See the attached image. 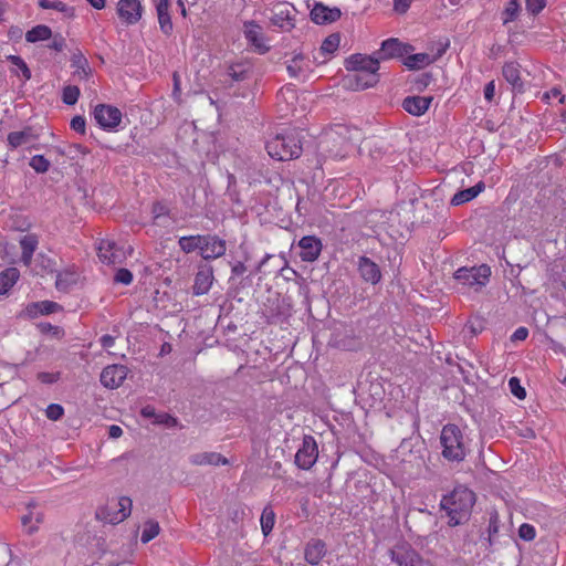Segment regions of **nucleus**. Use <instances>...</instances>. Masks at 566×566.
Wrapping results in <instances>:
<instances>
[{
	"label": "nucleus",
	"instance_id": "33",
	"mask_svg": "<svg viewBox=\"0 0 566 566\" xmlns=\"http://www.w3.org/2000/svg\"><path fill=\"white\" fill-rule=\"evenodd\" d=\"M286 70L290 76L300 77L310 71V63L303 54H296L289 62Z\"/></svg>",
	"mask_w": 566,
	"mask_h": 566
},
{
	"label": "nucleus",
	"instance_id": "37",
	"mask_svg": "<svg viewBox=\"0 0 566 566\" xmlns=\"http://www.w3.org/2000/svg\"><path fill=\"white\" fill-rule=\"evenodd\" d=\"M202 240H205L202 234L185 235L179 238L178 245L184 253L188 254L195 252L196 250L199 251V248H201L200 242Z\"/></svg>",
	"mask_w": 566,
	"mask_h": 566
},
{
	"label": "nucleus",
	"instance_id": "55",
	"mask_svg": "<svg viewBox=\"0 0 566 566\" xmlns=\"http://www.w3.org/2000/svg\"><path fill=\"white\" fill-rule=\"evenodd\" d=\"M432 81L430 73H422L415 80V85L418 91H423Z\"/></svg>",
	"mask_w": 566,
	"mask_h": 566
},
{
	"label": "nucleus",
	"instance_id": "62",
	"mask_svg": "<svg viewBox=\"0 0 566 566\" xmlns=\"http://www.w3.org/2000/svg\"><path fill=\"white\" fill-rule=\"evenodd\" d=\"M101 342V345L104 347V348H111L114 346L115 344V338L108 334L106 335H103L99 339Z\"/></svg>",
	"mask_w": 566,
	"mask_h": 566
},
{
	"label": "nucleus",
	"instance_id": "30",
	"mask_svg": "<svg viewBox=\"0 0 566 566\" xmlns=\"http://www.w3.org/2000/svg\"><path fill=\"white\" fill-rule=\"evenodd\" d=\"M71 67L74 69V75L78 76L80 80H86L92 70L90 67L87 59L81 51H77L71 56Z\"/></svg>",
	"mask_w": 566,
	"mask_h": 566
},
{
	"label": "nucleus",
	"instance_id": "54",
	"mask_svg": "<svg viewBox=\"0 0 566 566\" xmlns=\"http://www.w3.org/2000/svg\"><path fill=\"white\" fill-rule=\"evenodd\" d=\"M71 128L80 134H85L86 122L81 115L74 116L71 120Z\"/></svg>",
	"mask_w": 566,
	"mask_h": 566
},
{
	"label": "nucleus",
	"instance_id": "17",
	"mask_svg": "<svg viewBox=\"0 0 566 566\" xmlns=\"http://www.w3.org/2000/svg\"><path fill=\"white\" fill-rule=\"evenodd\" d=\"M310 15L314 23L323 25L337 21L342 15V11L337 7L331 8L322 2H315Z\"/></svg>",
	"mask_w": 566,
	"mask_h": 566
},
{
	"label": "nucleus",
	"instance_id": "15",
	"mask_svg": "<svg viewBox=\"0 0 566 566\" xmlns=\"http://www.w3.org/2000/svg\"><path fill=\"white\" fill-rule=\"evenodd\" d=\"M143 13V7L139 0H119L117 3V14L127 25L136 24Z\"/></svg>",
	"mask_w": 566,
	"mask_h": 566
},
{
	"label": "nucleus",
	"instance_id": "10",
	"mask_svg": "<svg viewBox=\"0 0 566 566\" xmlns=\"http://www.w3.org/2000/svg\"><path fill=\"white\" fill-rule=\"evenodd\" d=\"M317 457L318 449L314 437L304 436L302 447L295 454V464L302 470H310L315 464Z\"/></svg>",
	"mask_w": 566,
	"mask_h": 566
},
{
	"label": "nucleus",
	"instance_id": "53",
	"mask_svg": "<svg viewBox=\"0 0 566 566\" xmlns=\"http://www.w3.org/2000/svg\"><path fill=\"white\" fill-rule=\"evenodd\" d=\"M546 6V0H526V9L532 14L539 13Z\"/></svg>",
	"mask_w": 566,
	"mask_h": 566
},
{
	"label": "nucleus",
	"instance_id": "32",
	"mask_svg": "<svg viewBox=\"0 0 566 566\" xmlns=\"http://www.w3.org/2000/svg\"><path fill=\"white\" fill-rule=\"evenodd\" d=\"M39 244L38 237L35 234H27L20 240V247L22 250L21 261L29 265L32 261V256L34 251L36 250Z\"/></svg>",
	"mask_w": 566,
	"mask_h": 566
},
{
	"label": "nucleus",
	"instance_id": "42",
	"mask_svg": "<svg viewBox=\"0 0 566 566\" xmlns=\"http://www.w3.org/2000/svg\"><path fill=\"white\" fill-rule=\"evenodd\" d=\"M520 8L521 6L517 0H510L503 11V23L506 24L514 21L517 18Z\"/></svg>",
	"mask_w": 566,
	"mask_h": 566
},
{
	"label": "nucleus",
	"instance_id": "41",
	"mask_svg": "<svg viewBox=\"0 0 566 566\" xmlns=\"http://www.w3.org/2000/svg\"><path fill=\"white\" fill-rule=\"evenodd\" d=\"M159 532H160L159 523L154 520H147L144 523V528H143L140 541L146 544V543L150 542L151 539H154L159 534Z\"/></svg>",
	"mask_w": 566,
	"mask_h": 566
},
{
	"label": "nucleus",
	"instance_id": "50",
	"mask_svg": "<svg viewBox=\"0 0 566 566\" xmlns=\"http://www.w3.org/2000/svg\"><path fill=\"white\" fill-rule=\"evenodd\" d=\"M36 378L42 384L51 385V384L56 382L61 378V373L60 371H56V373L41 371L38 374Z\"/></svg>",
	"mask_w": 566,
	"mask_h": 566
},
{
	"label": "nucleus",
	"instance_id": "36",
	"mask_svg": "<svg viewBox=\"0 0 566 566\" xmlns=\"http://www.w3.org/2000/svg\"><path fill=\"white\" fill-rule=\"evenodd\" d=\"M432 59L429 54L427 53H417V54H411V55H408L405 60H403V64L409 69V70H420L429 64L432 63Z\"/></svg>",
	"mask_w": 566,
	"mask_h": 566
},
{
	"label": "nucleus",
	"instance_id": "29",
	"mask_svg": "<svg viewBox=\"0 0 566 566\" xmlns=\"http://www.w3.org/2000/svg\"><path fill=\"white\" fill-rule=\"evenodd\" d=\"M193 465H227L228 459L218 452L195 453L189 459Z\"/></svg>",
	"mask_w": 566,
	"mask_h": 566
},
{
	"label": "nucleus",
	"instance_id": "22",
	"mask_svg": "<svg viewBox=\"0 0 566 566\" xmlns=\"http://www.w3.org/2000/svg\"><path fill=\"white\" fill-rule=\"evenodd\" d=\"M432 101V96H407L401 106L410 115L421 116L429 109Z\"/></svg>",
	"mask_w": 566,
	"mask_h": 566
},
{
	"label": "nucleus",
	"instance_id": "64",
	"mask_svg": "<svg viewBox=\"0 0 566 566\" xmlns=\"http://www.w3.org/2000/svg\"><path fill=\"white\" fill-rule=\"evenodd\" d=\"M245 271L247 266L243 262H237L231 269L233 275H242Z\"/></svg>",
	"mask_w": 566,
	"mask_h": 566
},
{
	"label": "nucleus",
	"instance_id": "56",
	"mask_svg": "<svg viewBox=\"0 0 566 566\" xmlns=\"http://www.w3.org/2000/svg\"><path fill=\"white\" fill-rule=\"evenodd\" d=\"M156 423H161V424H166L168 427H175L178 422L177 418L170 416L169 413H159L157 417H156V420H155Z\"/></svg>",
	"mask_w": 566,
	"mask_h": 566
},
{
	"label": "nucleus",
	"instance_id": "6",
	"mask_svg": "<svg viewBox=\"0 0 566 566\" xmlns=\"http://www.w3.org/2000/svg\"><path fill=\"white\" fill-rule=\"evenodd\" d=\"M132 505L133 502L128 496L108 500L104 506L96 510V518L109 524H118L130 515Z\"/></svg>",
	"mask_w": 566,
	"mask_h": 566
},
{
	"label": "nucleus",
	"instance_id": "28",
	"mask_svg": "<svg viewBox=\"0 0 566 566\" xmlns=\"http://www.w3.org/2000/svg\"><path fill=\"white\" fill-rule=\"evenodd\" d=\"M35 139H38V135L34 134L33 128L30 126L20 132H11L7 137L8 146L11 149L28 145Z\"/></svg>",
	"mask_w": 566,
	"mask_h": 566
},
{
	"label": "nucleus",
	"instance_id": "24",
	"mask_svg": "<svg viewBox=\"0 0 566 566\" xmlns=\"http://www.w3.org/2000/svg\"><path fill=\"white\" fill-rule=\"evenodd\" d=\"M154 2L157 11L160 31L165 35H170L174 30V25L169 14L170 0H154Z\"/></svg>",
	"mask_w": 566,
	"mask_h": 566
},
{
	"label": "nucleus",
	"instance_id": "13",
	"mask_svg": "<svg viewBox=\"0 0 566 566\" xmlns=\"http://www.w3.org/2000/svg\"><path fill=\"white\" fill-rule=\"evenodd\" d=\"M412 50L409 44H403L396 38H390L381 43L380 50L374 53V55L380 60H389L394 57H402Z\"/></svg>",
	"mask_w": 566,
	"mask_h": 566
},
{
	"label": "nucleus",
	"instance_id": "16",
	"mask_svg": "<svg viewBox=\"0 0 566 566\" xmlns=\"http://www.w3.org/2000/svg\"><path fill=\"white\" fill-rule=\"evenodd\" d=\"M300 258L304 262H314L321 255L323 244L315 235H305L298 241Z\"/></svg>",
	"mask_w": 566,
	"mask_h": 566
},
{
	"label": "nucleus",
	"instance_id": "34",
	"mask_svg": "<svg viewBox=\"0 0 566 566\" xmlns=\"http://www.w3.org/2000/svg\"><path fill=\"white\" fill-rule=\"evenodd\" d=\"M78 275L75 271L66 269L60 271L56 274L55 287L59 291L67 292L70 289L77 283Z\"/></svg>",
	"mask_w": 566,
	"mask_h": 566
},
{
	"label": "nucleus",
	"instance_id": "39",
	"mask_svg": "<svg viewBox=\"0 0 566 566\" xmlns=\"http://www.w3.org/2000/svg\"><path fill=\"white\" fill-rule=\"evenodd\" d=\"M38 4L42 9L56 10V11L63 13V15L65 18L74 17V8L67 6L66 3L62 2V1L39 0Z\"/></svg>",
	"mask_w": 566,
	"mask_h": 566
},
{
	"label": "nucleus",
	"instance_id": "48",
	"mask_svg": "<svg viewBox=\"0 0 566 566\" xmlns=\"http://www.w3.org/2000/svg\"><path fill=\"white\" fill-rule=\"evenodd\" d=\"M509 387L511 392L518 399H524L526 397L525 389L521 386L520 380L516 377H512L509 380Z\"/></svg>",
	"mask_w": 566,
	"mask_h": 566
},
{
	"label": "nucleus",
	"instance_id": "19",
	"mask_svg": "<svg viewBox=\"0 0 566 566\" xmlns=\"http://www.w3.org/2000/svg\"><path fill=\"white\" fill-rule=\"evenodd\" d=\"M62 310V306L53 301H39L29 303L23 310V315L28 318H36L40 315H49Z\"/></svg>",
	"mask_w": 566,
	"mask_h": 566
},
{
	"label": "nucleus",
	"instance_id": "31",
	"mask_svg": "<svg viewBox=\"0 0 566 566\" xmlns=\"http://www.w3.org/2000/svg\"><path fill=\"white\" fill-rule=\"evenodd\" d=\"M485 188L483 181H479L473 187L458 191L451 199L452 206H460L474 199Z\"/></svg>",
	"mask_w": 566,
	"mask_h": 566
},
{
	"label": "nucleus",
	"instance_id": "23",
	"mask_svg": "<svg viewBox=\"0 0 566 566\" xmlns=\"http://www.w3.org/2000/svg\"><path fill=\"white\" fill-rule=\"evenodd\" d=\"M358 272L365 282L377 284L381 279V272L377 263L367 256H359Z\"/></svg>",
	"mask_w": 566,
	"mask_h": 566
},
{
	"label": "nucleus",
	"instance_id": "43",
	"mask_svg": "<svg viewBox=\"0 0 566 566\" xmlns=\"http://www.w3.org/2000/svg\"><path fill=\"white\" fill-rule=\"evenodd\" d=\"M339 43H340L339 33H332L327 38H325V40L322 43L321 50L324 53L332 54L338 49Z\"/></svg>",
	"mask_w": 566,
	"mask_h": 566
},
{
	"label": "nucleus",
	"instance_id": "38",
	"mask_svg": "<svg viewBox=\"0 0 566 566\" xmlns=\"http://www.w3.org/2000/svg\"><path fill=\"white\" fill-rule=\"evenodd\" d=\"M52 36V31L48 25L39 24L33 27L25 33V40L30 43H35L38 41L48 40Z\"/></svg>",
	"mask_w": 566,
	"mask_h": 566
},
{
	"label": "nucleus",
	"instance_id": "20",
	"mask_svg": "<svg viewBox=\"0 0 566 566\" xmlns=\"http://www.w3.org/2000/svg\"><path fill=\"white\" fill-rule=\"evenodd\" d=\"M35 509L36 505L34 503H29L27 505L28 513L21 516V524L25 528V533L28 535L36 533L40 525L44 522V513L42 511H36Z\"/></svg>",
	"mask_w": 566,
	"mask_h": 566
},
{
	"label": "nucleus",
	"instance_id": "51",
	"mask_svg": "<svg viewBox=\"0 0 566 566\" xmlns=\"http://www.w3.org/2000/svg\"><path fill=\"white\" fill-rule=\"evenodd\" d=\"M518 535L524 541H532L534 539L536 532L534 526L531 524L524 523L518 528Z\"/></svg>",
	"mask_w": 566,
	"mask_h": 566
},
{
	"label": "nucleus",
	"instance_id": "18",
	"mask_svg": "<svg viewBox=\"0 0 566 566\" xmlns=\"http://www.w3.org/2000/svg\"><path fill=\"white\" fill-rule=\"evenodd\" d=\"M392 562L399 566H420L422 558L420 555L409 545H398L390 549Z\"/></svg>",
	"mask_w": 566,
	"mask_h": 566
},
{
	"label": "nucleus",
	"instance_id": "58",
	"mask_svg": "<svg viewBox=\"0 0 566 566\" xmlns=\"http://www.w3.org/2000/svg\"><path fill=\"white\" fill-rule=\"evenodd\" d=\"M528 336V329L526 327H518L511 336L512 342L524 340Z\"/></svg>",
	"mask_w": 566,
	"mask_h": 566
},
{
	"label": "nucleus",
	"instance_id": "63",
	"mask_svg": "<svg viewBox=\"0 0 566 566\" xmlns=\"http://www.w3.org/2000/svg\"><path fill=\"white\" fill-rule=\"evenodd\" d=\"M123 429L117 424H112L108 429V436L109 438L117 439L122 437Z\"/></svg>",
	"mask_w": 566,
	"mask_h": 566
},
{
	"label": "nucleus",
	"instance_id": "5",
	"mask_svg": "<svg viewBox=\"0 0 566 566\" xmlns=\"http://www.w3.org/2000/svg\"><path fill=\"white\" fill-rule=\"evenodd\" d=\"M442 457L448 461L460 462L467 455V444L462 430L454 423L443 426L440 433Z\"/></svg>",
	"mask_w": 566,
	"mask_h": 566
},
{
	"label": "nucleus",
	"instance_id": "40",
	"mask_svg": "<svg viewBox=\"0 0 566 566\" xmlns=\"http://www.w3.org/2000/svg\"><path fill=\"white\" fill-rule=\"evenodd\" d=\"M260 522L262 533L268 536L272 532L275 524V513L271 506L268 505L263 509Z\"/></svg>",
	"mask_w": 566,
	"mask_h": 566
},
{
	"label": "nucleus",
	"instance_id": "9",
	"mask_svg": "<svg viewBox=\"0 0 566 566\" xmlns=\"http://www.w3.org/2000/svg\"><path fill=\"white\" fill-rule=\"evenodd\" d=\"M94 119L96 123L105 130H116L122 122V112L119 108L108 105V104H98L95 106Z\"/></svg>",
	"mask_w": 566,
	"mask_h": 566
},
{
	"label": "nucleus",
	"instance_id": "60",
	"mask_svg": "<svg viewBox=\"0 0 566 566\" xmlns=\"http://www.w3.org/2000/svg\"><path fill=\"white\" fill-rule=\"evenodd\" d=\"M495 94V84L494 81L489 82L484 87V97L486 101L491 102Z\"/></svg>",
	"mask_w": 566,
	"mask_h": 566
},
{
	"label": "nucleus",
	"instance_id": "12",
	"mask_svg": "<svg viewBox=\"0 0 566 566\" xmlns=\"http://www.w3.org/2000/svg\"><path fill=\"white\" fill-rule=\"evenodd\" d=\"M202 238H205V240L200 242L201 248H199V253L203 260L211 261L219 259L226 254V240L219 238L216 234H202Z\"/></svg>",
	"mask_w": 566,
	"mask_h": 566
},
{
	"label": "nucleus",
	"instance_id": "61",
	"mask_svg": "<svg viewBox=\"0 0 566 566\" xmlns=\"http://www.w3.org/2000/svg\"><path fill=\"white\" fill-rule=\"evenodd\" d=\"M39 327H40L41 332H43V333L52 332L54 335H57L61 332L59 326H54L50 323H41L39 325Z\"/></svg>",
	"mask_w": 566,
	"mask_h": 566
},
{
	"label": "nucleus",
	"instance_id": "46",
	"mask_svg": "<svg viewBox=\"0 0 566 566\" xmlns=\"http://www.w3.org/2000/svg\"><path fill=\"white\" fill-rule=\"evenodd\" d=\"M64 415V408L59 403H51L45 410V416L52 421L60 420Z\"/></svg>",
	"mask_w": 566,
	"mask_h": 566
},
{
	"label": "nucleus",
	"instance_id": "47",
	"mask_svg": "<svg viewBox=\"0 0 566 566\" xmlns=\"http://www.w3.org/2000/svg\"><path fill=\"white\" fill-rule=\"evenodd\" d=\"M151 212L154 214V219L157 220L160 217H167L170 214V209L164 201H156L153 203Z\"/></svg>",
	"mask_w": 566,
	"mask_h": 566
},
{
	"label": "nucleus",
	"instance_id": "44",
	"mask_svg": "<svg viewBox=\"0 0 566 566\" xmlns=\"http://www.w3.org/2000/svg\"><path fill=\"white\" fill-rule=\"evenodd\" d=\"M80 88L75 85H69L63 88L62 101L66 105H74L80 97Z\"/></svg>",
	"mask_w": 566,
	"mask_h": 566
},
{
	"label": "nucleus",
	"instance_id": "4",
	"mask_svg": "<svg viewBox=\"0 0 566 566\" xmlns=\"http://www.w3.org/2000/svg\"><path fill=\"white\" fill-rule=\"evenodd\" d=\"M265 148L268 154L277 160H291L302 154V143L294 129H287L270 138Z\"/></svg>",
	"mask_w": 566,
	"mask_h": 566
},
{
	"label": "nucleus",
	"instance_id": "8",
	"mask_svg": "<svg viewBox=\"0 0 566 566\" xmlns=\"http://www.w3.org/2000/svg\"><path fill=\"white\" fill-rule=\"evenodd\" d=\"M297 10L290 2H279L272 9L271 23L283 32H290L295 27Z\"/></svg>",
	"mask_w": 566,
	"mask_h": 566
},
{
	"label": "nucleus",
	"instance_id": "21",
	"mask_svg": "<svg viewBox=\"0 0 566 566\" xmlns=\"http://www.w3.org/2000/svg\"><path fill=\"white\" fill-rule=\"evenodd\" d=\"M327 553L326 544L323 539L311 538L304 547V559L315 566L321 563Z\"/></svg>",
	"mask_w": 566,
	"mask_h": 566
},
{
	"label": "nucleus",
	"instance_id": "35",
	"mask_svg": "<svg viewBox=\"0 0 566 566\" xmlns=\"http://www.w3.org/2000/svg\"><path fill=\"white\" fill-rule=\"evenodd\" d=\"M19 276L17 268H7L0 272V294H6L17 283Z\"/></svg>",
	"mask_w": 566,
	"mask_h": 566
},
{
	"label": "nucleus",
	"instance_id": "27",
	"mask_svg": "<svg viewBox=\"0 0 566 566\" xmlns=\"http://www.w3.org/2000/svg\"><path fill=\"white\" fill-rule=\"evenodd\" d=\"M253 69L252 64L248 61H241L232 63L228 66L226 75L231 78L232 82H243L252 76Z\"/></svg>",
	"mask_w": 566,
	"mask_h": 566
},
{
	"label": "nucleus",
	"instance_id": "59",
	"mask_svg": "<svg viewBox=\"0 0 566 566\" xmlns=\"http://www.w3.org/2000/svg\"><path fill=\"white\" fill-rule=\"evenodd\" d=\"M411 4V0H394V9L397 12H406Z\"/></svg>",
	"mask_w": 566,
	"mask_h": 566
},
{
	"label": "nucleus",
	"instance_id": "49",
	"mask_svg": "<svg viewBox=\"0 0 566 566\" xmlns=\"http://www.w3.org/2000/svg\"><path fill=\"white\" fill-rule=\"evenodd\" d=\"M10 61L12 62L13 65L18 67V70L21 72L22 76L25 80L31 78V71L28 67L27 63L20 56L12 55L10 56Z\"/></svg>",
	"mask_w": 566,
	"mask_h": 566
},
{
	"label": "nucleus",
	"instance_id": "1",
	"mask_svg": "<svg viewBox=\"0 0 566 566\" xmlns=\"http://www.w3.org/2000/svg\"><path fill=\"white\" fill-rule=\"evenodd\" d=\"M345 69L353 72L344 78L345 85L352 90H366L379 82V60L375 55L352 54L345 61Z\"/></svg>",
	"mask_w": 566,
	"mask_h": 566
},
{
	"label": "nucleus",
	"instance_id": "26",
	"mask_svg": "<svg viewBox=\"0 0 566 566\" xmlns=\"http://www.w3.org/2000/svg\"><path fill=\"white\" fill-rule=\"evenodd\" d=\"M212 281H213V271H212L211 266H209L207 269L199 270L195 276L192 293L195 295L207 294L212 285Z\"/></svg>",
	"mask_w": 566,
	"mask_h": 566
},
{
	"label": "nucleus",
	"instance_id": "11",
	"mask_svg": "<svg viewBox=\"0 0 566 566\" xmlns=\"http://www.w3.org/2000/svg\"><path fill=\"white\" fill-rule=\"evenodd\" d=\"M97 250L99 260L109 265L120 264L127 258L124 247H119L113 240H101Z\"/></svg>",
	"mask_w": 566,
	"mask_h": 566
},
{
	"label": "nucleus",
	"instance_id": "3",
	"mask_svg": "<svg viewBox=\"0 0 566 566\" xmlns=\"http://www.w3.org/2000/svg\"><path fill=\"white\" fill-rule=\"evenodd\" d=\"M356 128L335 125L326 130L319 139V149L331 158H344L354 145Z\"/></svg>",
	"mask_w": 566,
	"mask_h": 566
},
{
	"label": "nucleus",
	"instance_id": "45",
	"mask_svg": "<svg viewBox=\"0 0 566 566\" xmlns=\"http://www.w3.org/2000/svg\"><path fill=\"white\" fill-rule=\"evenodd\" d=\"M30 166L38 174H44L50 168V161L42 155H35L30 159Z\"/></svg>",
	"mask_w": 566,
	"mask_h": 566
},
{
	"label": "nucleus",
	"instance_id": "25",
	"mask_svg": "<svg viewBox=\"0 0 566 566\" xmlns=\"http://www.w3.org/2000/svg\"><path fill=\"white\" fill-rule=\"evenodd\" d=\"M502 74L507 83L512 85L513 91L522 93L524 83L521 78V65L517 62H506L503 65Z\"/></svg>",
	"mask_w": 566,
	"mask_h": 566
},
{
	"label": "nucleus",
	"instance_id": "57",
	"mask_svg": "<svg viewBox=\"0 0 566 566\" xmlns=\"http://www.w3.org/2000/svg\"><path fill=\"white\" fill-rule=\"evenodd\" d=\"M65 45H66L65 39L62 35L56 34L53 36V40H52L51 44L49 45V48L56 52H61L65 48Z\"/></svg>",
	"mask_w": 566,
	"mask_h": 566
},
{
	"label": "nucleus",
	"instance_id": "52",
	"mask_svg": "<svg viewBox=\"0 0 566 566\" xmlns=\"http://www.w3.org/2000/svg\"><path fill=\"white\" fill-rule=\"evenodd\" d=\"M114 281L116 283H122V284L128 285L133 281V274L127 269H119V270H117V272L114 276Z\"/></svg>",
	"mask_w": 566,
	"mask_h": 566
},
{
	"label": "nucleus",
	"instance_id": "7",
	"mask_svg": "<svg viewBox=\"0 0 566 566\" xmlns=\"http://www.w3.org/2000/svg\"><path fill=\"white\" fill-rule=\"evenodd\" d=\"M491 275L490 266L460 268L454 273V279L463 286L474 287L476 291L485 286Z\"/></svg>",
	"mask_w": 566,
	"mask_h": 566
},
{
	"label": "nucleus",
	"instance_id": "2",
	"mask_svg": "<svg viewBox=\"0 0 566 566\" xmlns=\"http://www.w3.org/2000/svg\"><path fill=\"white\" fill-rule=\"evenodd\" d=\"M474 503V492L467 486L459 485L442 497L440 506L449 516V525L457 526L469 520Z\"/></svg>",
	"mask_w": 566,
	"mask_h": 566
},
{
	"label": "nucleus",
	"instance_id": "14",
	"mask_svg": "<svg viewBox=\"0 0 566 566\" xmlns=\"http://www.w3.org/2000/svg\"><path fill=\"white\" fill-rule=\"evenodd\" d=\"M128 374V368L120 364L106 366L101 374V382L109 389L118 388Z\"/></svg>",
	"mask_w": 566,
	"mask_h": 566
}]
</instances>
